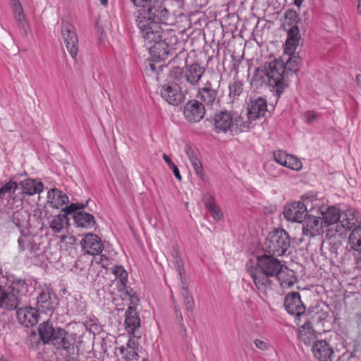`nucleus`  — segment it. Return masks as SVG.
I'll list each match as a JSON object with an SVG mask.
<instances>
[{"mask_svg": "<svg viewBox=\"0 0 361 361\" xmlns=\"http://www.w3.org/2000/svg\"><path fill=\"white\" fill-rule=\"evenodd\" d=\"M171 169H172V171H173V173H174L175 177H176V178L179 181H180V180H182V177H181V176H180V172H179V170H178V167H177L176 165H174V166H172Z\"/></svg>", "mask_w": 361, "mask_h": 361, "instance_id": "55", "label": "nucleus"}, {"mask_svg": "<svg viewBox=\"0 0 361 361\" xmlns=\"http://www.w3.org/2000/svg\"><path fill=\"white\" fill-rule=\"evenodd\" d=\"M255 345L261 350H267L269 348V343L266 342L265 341L259 340V339H255L254 341Z\"/></svg>", "mask_w": 361, "mask_h": 361, "instance_id": "52", "label": "nucleus"}, {"mask_svg": "<svg viewBox=\"0 0 361 361\" xmlns=\"http://www.w3.org/2000/svg\"><path fill=\"white\" fill-rule=\"evenodd\" d=\"M13 12L16 20L18 23H20L22 25H23L25 21V16L24 15L23 8L13 10Z\"/></svg>", "mask_w": 361, "mask_h": 361, "instance_id": "51", "label": "nucleus"}, {"mask_svg": "<svg viewBox=\"0 0 361 361\" xmlns=\"http://www.w3.org/2000/svg\"><path fill=\"white\" fill-rule=\"evenodd\" d=\"M56 331V329L49 322H43L38 327L39 335L44 343L51 342Z\"/></svg>", "mask_w": 361, "mask_h": 361, "instance_id": "36", "label": "nucleus"}, {"mask_svg": "<svg viewBox=\"0 0 361 361\" xmlns=\"http://www.w3.org/2000/svg\"><path fill=\"white\" fill-rule=\"evenodd\" d=\"M281 262L271 255H262L257 257V266L267 276L274 277L281 267Z\"/></svg>", "mask_w": 361, "mask_h": 361, "instance_id": "8", "label": "nucleus"}, {"mask_svg": "<svg viewBox=\"0 0 361 361\" xmlns=\"http://www.w3.org/2000/svg\"><path fill=\"white\" fill-rule=\"evenodd\" d=\"M326 239L323 243L328 244L331 248H338L343 245V243L345 241V236L342 233H339L338 231L336 233L330 234L326 233Z\"/></svg>", "mask_w": 361, "mask_h": 361, "instance_id": "38", "label": "nucleus"}, {"mask_svg": "<svg viewBox=\"0 0 361 361\" xmlns=\"http://www.w3.org/2000/svg\"><path fill=\"white\" fill-rule=\"evenodd\" d=\"M283 214L289 221L301 223L307 216V207L301 202H293L284 209Z\"/></svg>", "mask_w": 361, "mask_h": 361, "instance_id": "9", "label": "nucleus"}, {"mask_svg": "<svg viewBox=\"0 0 361 361\" xmlns=\"http://www.w3.org/2000/svg\"><path fill=\"white\" fill-rule=\"evenodd\" d=\"M267 111V101L264 98L251 99L247 107V119L255 121L261 116H264Z\"/></svg>", "mask_w": 361, "mask_h": 361, "instance_id": "14", "label": "nucleus"}, {"mask_svg": "<svg viewBox=\"0 0 361 361\" xmlns=\"http://www.w3.org/2000/svg\"><path fill=\"white\" fill-rule=\"evenodd\" d=\"M321 213L325 226L332 225L338 221L340 222L341 213L335 207H329L326 211H322Z\"/></svg>", "mask_w": 361, "mask_h": 361, "instance_id": "35", "label": "nucleus"}, {"mask_svg": "<svg viewBox=\"0 0 361 361\" xmlns=\"http://www.w3.org/2000/svg\"><path fill=\"white\" fill-rule=\"evenodd\" d=\"M312 350L314 357L319 361H333L334 350L327 341L324 340L316 341Z\"/></svg>", "mask_w": 361, "mask_h": 361, "instance_id": "15", "label": "nucleus"}, {"mask_svg": "<svg viewBox=\"0 0 361 361\" xmlns=\"http://www.w3.org/2000/svg\"><path fill=\"white\" fill-rule=\"evenodd\" d=\"M138 8L136 22L142 37L145 45L149 50L150 56L145 63L144 73L158 80L157 63L158 62V8L157 0H131Z\"/></svg>", "mask_w": 361, "mask_h": 361, "instance_id": "1", "label": "nucleus"}, {"mask_svg": "<svg viewBox=\"0 0 361 361\" xmlns=\"http://www.w3.org/2000/svg\"><path fill=\"white\" fill-rule=\"evenodd\" d=\"M82 248H101L102 245L99 238L94 233H87L80 242Z\"/></svg>", "mask_w": 361, "mask_h": 361, "instance_id": "37", "label": "nucleus"}, {"mask_svg": "<svg viewBox=\"0 0 361 361\" xmlns=\"http://www.w3.org/2000/svg\"><path fill=\"white\" fill-rule=\"evenodd\" d=\"M266 248H289L298 245L295 240H290L288 233L283 229L271 231L265 240Z\"/></svg>", "mask_w": 361, "mask_h": 361, "instance_id": "7", "label": "nucleus"}, {"mask_svg": "<svg viewBox=\"0 0 361 361\" xmlns=\"http://www.w3.org/2000/svg\"><path fill=\"white\" fill-rule=\"evenodd\" d=\"M289 58L287 59L286 62L284 63V66L287 70L286 73L288 76L290 74H292L293 72L296 73L298 71V66L300 62V59L294 54L288 55Z\"/></svg>", "mask_w": 361, "mask_h": 361, "instance_id": "43", "label": "nucleus"}, {"mask_svg": "<svg viewBox=\"0 0 361 361\" xmlns=\"http://www.w3.org/2000/svg\"><path fill=\"white\" fill-rule=\"evenodd\" d=\"M17 318L19 322L26 327L33 326L39 320L38 310L32 307H25L17 310Z\"/></svg>", "mask_w": 361, "mask_h": 361, "instance_id": "13", "label": "nucleus"}, {"mask_svg": "<svg viewBox=\"0 0 361 361\" xmlns=\"http://www.w3.org/2000/svg\"><path fill=\"white\" fill-rule=\"evenodd\" d=\"M10 288L11 293H14L18 296L20 301V295H25L27 292L28 286L24 280L17 279L15 280Z\"/></svg>", "mask_w": 361, "mask_h": 361, "instance_id": "40", "label": "nucleus"}, {"mask_svg": "<svg viewBox=\"0 0 361 361\" xmlns=\"http://www.w3.org/2000/svg\"><path fill=\"white\" fill-rule=\"evenodd\" d=\"M349 243L351 248L361 247V224L357 225L350 234Z\"/></svg>", "mask_w": 361, "mask_h": 361, "instance_id": "41", "label": "nucleus"}, {"mask_svg": "<svg viewBox=\"0 0 361 361\" xmlns=\"http://www.w3.org/2000/svg\"><path fill=\"white\" fill-rule=\"evenodd\" d=\"M305 118L307 123H310L317 118V116L314 112H307L305 114Z\"/></svg>", "mask_w": 361, "mask_h": 361, "instance_id": "53", "label": "nucleus"}, {"mask_svg": "<svg viewBox=\"0 0 361 361\" xmlns=\"http://www.w3.org/2000/svg\"><path fill=\"white\" fill-rule=\"evenodd\" d=\"M188 93L186 89L180 87L176 82H168L162 85L161 97L169 104L178 106L185 101Z\"/></svg>", "mask_w": 361, "mask_h": 361, "instance_id": "6", "label": "nucleus"}, {"mask_svg": "<svg viewBox=\"0 0 361 361\" xmlns=\"http://www.w3.org/2000/svg\"><path fill=\"white\" fill-rule=\"evenodd\" d=\"M204 68L197 63H192L185 66L184 78L191 86L196 87L204 73Z\"/></svg>", "mask_w": 361, "mask_h": 361, "instance_id": "17", "label": "nucleus"}, {"mask_svg": "<svg viewBox=\"0 0 361 361\" xmlns=\"http://www.w3.org/2000/svg\"><path fill=\"white\" fill-rule=\"evenodd\" d=\"M357 9L359 13L361 14V0H359L358 1Z\"/></svg>", "mask_w": 361, "mask_h": 361, "instance_id": "63", "label": "nucleus"}, {"mask_svg": "<svg viewBox=\"0 0 361 361\" xmlns=\"http://www.w3.org/2000/svg\"><path fill=\"white\" fill-rule=\"evenodd\" d=\"M284 306L290 314L300 317L305 312V307L301 301L299 293L288 294L285 298Z\"/></svg>", "mask_w": 361, "mask_h": 361, "instance_id": "10", "label": "nucleus"}, {"mask_svg": "<svg viewBox=\"0 0 361 361\" xmlns=\"http://www.w3.org/2000/svg\"><path fill=\"white\" fill-rule=\"evenodd\" d=\"M302 0H295L294 3L296 6H300Z\"/></svg>", "mask_w": 361, "mask_h": 361, "instance_id": "62", "label": "nucleus"}, {"mask_svg": "<svg viewBox=\"0 0 361 361\" xmlns=\"http://www.w3.org/2000/svg\"><path fill=\"white\" fill-rule=\"evenodd\" d=\"M19 304L18 296L11 293L10 288L0 286V308L15 310Z\"/></svg>", "mask_w": 361, "mask_h": 361, "instance_id": "18", "label": "nucleus"}, {"mask_svg": "<svg viewBox=\"0 0 361 361\" xmlns=\"http://www.w3.org/2000/svg\"><path fill=\"white\" fill-rule=\"evenodd\" d=\"M84 207V205L81 203H72L68 206H66L63 209L65 214H71L73 213L78 212L77 210L81 209Z\"/></svg>", "mask_w": 361, "mask_h": 361, "instance_id": "49", "label": "nucleus"}, {"mask_svg": "<svg viewBox=\"0 0 361 361\" xmlns=\"http://www.w3.org/2000/svg\"><path fill=\"white\" fill-rule=\"evenodd\" d=\"M75 335L68 333L62 328H57L51 343L57 349L68 350L73 345Z\"/></svg>", "mask_w": 361, "mask_h": 361, "instance_id": "12", "label": "nucleus"}, {"mask_svg": "<svg viewBox=\"0 0 361 361\" xmlns=\"http://www.w3.org/2000/svg\"><path fill=\"white\" fill-rule=\"evenodd\" d=\"M205 113L204 104L197 100L188 102L185 106L183 114L185 118L190 122H198Z\"/></svg>", "mask_w": 361, "mask_h": 361, "instance_id": "11", "label": "nucleus"}, {"mask_svg": "<svg viewBox=\"0 0 361 361\" xmlns=\"http://www.w3.org/2000/svg\"><path fill=\"white\" fill-rule=\"evenodd\" d=\"M49 228L54 234L61 233V242L66 245H73L75 238L72 235H65L69 227V219L66 214L51 215L47 219Z\"/></svg>", "mask_w": 361, "mask_h": 361, "instance_id": "4", "label": "nucleus"}, {"mask_svg": "<svg viewBox=\"0 0 361 361\" xmlns=\"http://www.w3.org/2000/svg\"><path fill=\"white\" fill-rule=\"evenodd\" d=\"M173 73H174L175 75H177V74H182L183 73V71L181 70V68H180L179 67H175L173 68V71H172Z\"/></svg>", "mask_w": 361, "mask_h": 361, "instance_id": "58", "label": "nucleus"}, {"mask_svg": "<svg viewBox=\"0 0 361 361\" xmlns=\"http://www.w3.org/2000/svg\"><path fill=\"white\" fill-rule=\"evenodd\" d=\"M250 120L243 121V118L242 116H238L235 119L234 125H235L236 128L240 130L243 131L250 128Z\"/></svg>", "mask_w": 361, "mask_h": 361, "instance_id": "48", "label": "nucleus"}, {"mask_svg": "<svg viewBox=\"0 0 361 361\" xmlns=\"http://www.w3.org/2000/svg\"><path fill=\"white\" fill-rule=\"evenodd\" d=\"M299 338L305 345H310L314 344L317 338L316 332L312 329V324L310 322L305 323L299 329Z\"/></svg>", "mask_w": 361, "mask_h": 361, "instance_id": "30", "label": "nucleus"}, {"mask_svg": "<svg viewBox=\"0 0 361 361\" xmlns=\"http://www.w3.org/2000/svg\"><path fill=\"white\" fill-rule=\"evenodd\" d=\"M140 319L135 307L130 306L126 312L125 325L129 334H133L140 326Z\"/></svg>", "mask_w": 361, "mask_h": 361, "instance_id": "29", "label": "nucleus"}, {"mask_svg": "<svg viewBox=\"0 0 361 361\" xmlns=\"http://www.w3.org/2000/svg\"><path fill=\"white\" fill-rule=\"evenodd\" d=\"M18 183L13 180H9L0 187V197L6 194L14 193L18 188Z\"/></svg>", "mask_w": 361, "mask_h": 361, "instance_id": "46", "label": "nucleus"}, {"mask_svg": "<svg viewBox=\"0 0 361 361\" xmlns=\"http://www.w3.org/2000/svg\"><path fill=\"white\" fill-rule=\"evenodd\" d=\"M251 277L257 287V288L263 293H267L269 290L272 288V281L270 279L271 276H267L262 271H251Z\"/></svg>", "mask_w": 361, "mask_h": 361, "instance_id": "23", "label": "nucleus"}, {"mask_svg": "<svg viewBox=\"0 0 361 361\" xmlns=\"http://www.w3.org/2000/svg\"><path fill=\"white\" fill-rule=\"evenodd\" d=\"M73 221L78 226L90 228L94 225V216L87 212L79 211L73 215Z\"/></svg>", "mask_w": 361, "mask_h": 361, "instance_id": "34", "label": "nucleus"}, {"mask_svg": "<svg viewBox=\"0 0 361 361\" xmlns=\"http://www.w3.org/2000/svg\"><path fill=\"white\" fill-rule=\"evenodd\" d=\"M13 220L18 227H23L27 221V214L24 211H16L13 214Z\"/></svg>", "mask_w": 361, "mask_h": 361, "instance_id": "47", "label": "nucleus"}, {"mask_svg": "<svg viewBox=\"0 0 361 361\" xmlns=\"http://www.w3.org/2000/svg\"><path fill=\"white\" fill-rule=\"evenodd\" d=\"M100 1V3L103 6H107L108 4V2H109V0H99Z\"/></svg>", "mask_w": 361, "mask_h": 361, "instance_id": "61", "label": "nucleus"}, {"mask_svg": "<svg viewBox=\"0 0 361 361\" xmlns=\"http://www.w3.org/2000/svg\"><path fill=\"white\" fill-rule=\"evenodd\" d=\"M322 232V221L319 217L310 215L306 221V226L303 228V233L312 236L319 235Z\"/></svg>", "mask_w": 361, "mask_h": 361, "instance_id": "31", "label": "nucleus"}, {"mask_svg": "<svg viewBox=\"0 0 361 361\" xmlns=\"http://www.w3.org/2000/svg\"><path fill=\"white\" fill-rule=\"evenodd\" d=\"M360 252L357 255V264L359 267H361V250H358Z\"/></svg>", "mask_w": 361, "mask_h": 361, "instance_id": "60", "label": "nucleus"}, {"mask_svg": "<svg viewBox=\"0 0 361 361\" xmlns=\"http://www.w3.org/2000/svg\"><path fill=\"white\" fill-rule=\"evenodd\" d=\"M11 4L13 11L23 8L19 0L12 2Z\"/></svg>", "mask_w": 361, "mask_h": 361, "instance_id": "57", "label": "nucleus"}, {"mask_svg": "<svg viewBox=\"0 0 361 361\" xmlns=\"http://www.w3.org/2000/svg\"><path fill=\"white\" fill-rule=\"evenodd\" d=\"M275 276L277 277L281 286L283 288L292 287L297 281L295 272L283 264Z\"/></svg>", "mask_w": 361, "mask_h": 361, "instance_id": "25", "label": "nucleus"}, {"mask_svg": "<svg viewBox=\"0 0 361 361\" xmlns=\"http://www.w3.org/2000/svg\"><path fill=\"white\" fill-rule=\"evenodd\" d=\"M265 82H267V74H265L264 66L257 68L252 76L251 85H255V86L258 87L262 85Z\"/></svg>", "mask_w": 361, "mask_h": 361, "instance_id": "42", "label": "nucleus"}, {"mask_svg": "<svg viewBox=\"0 0 361 361\" xmlns=\"http://www.w3.org/2000/svg\"><path fill=\"white\" fill-rule=\"evenodd\" d=\"M275 161L281 166L295 171L302 169V162L295 157L286 154V152L278 150L274 153Z\"/></svg>", "mask_w": 361, "mask_h": 361, "instance_id": "16", "label": "nucleus"}, {"mask_svg": "<svg viewBox=\"0 0 361 361\" xmlns=\"http://www.w3.org/2000/svg\"><path fill=\"white\" fill-rule=\"evenodd\" d=\"M60 30L68 51L72 58H76L78 53V39L74 25L62 19L60 23Z\"/></svg>", "mask_w": 361, "mask_h": 361, "instance_id": "5", "label": "nucleus"}, {"mask_svg": "<svg viewBox=\"0 0 361 361\" xmlns=\"http://www.w3.org/2000/svg\"><path fill=\"white\" fill-rule=\"evenodd\" d=\"M112 273L115 276L116 279H118L122 286H126L128 282V273L121 266H115L112 270Z\"/></svg>", "mask_w": 361, "mask_h": 361, "instance_id": "44", "label": "nucleus"}, {"mask_svg": "<svg viewBox=\"0 0 361 361\" xmlns=\"http://www.w3.org/2000/svg\"><path fill=\"white\" fill-rule=\"evenodd\" d=\"M217 92L212 88V83L209 81L204 83V87L199 89L198 95L201 103H204V106H210L215 102Z\"/></svg>", "mask_w": 361, "mask_h": 361, "instance_id": "27", "label": "nucleus"}, {"mask_svg": "<svg viewBox=\"0 0 361 361\" xmlns=\"http://www.w3.org/2000/svg\"><path fill=\"white\" fill-rule=\"evenodd\" d=\"M300 39L299 27L297 25L292 26L288 31V37L286 41L285 53L287 55H293L295 53Z\"/></svg>", "mask_w": 361, "mask_h": 361, "instance_id": "20", "label": "nucleus"}, {"mask_svg": "<svg viewBox=\"0 0 361 361\" xmlns=\"http://www.w3.org/2000/svg\"><path fill=\"white\" fill-rule=\"evenodd\" d=\"M168 16V11L164 8L159 13V23H165L164 20Z\"/></svg>", "mask_w": 361, "mask_h": 361, "instance_id": "54", "label": "nucleus"}, {"mask_svg": "<svg viewBox=\"0 0 361 361\" xmlns=\"http://www.w3.org/2000/svg\"><path fill=\"white\" fill-rule=\"evenodd\" d=\"M185 152L189 158L190 163L193 167L197 176L203 181L207 180V177L204 173L202 163L197 156L196 152L188 145L185 146Z\"/></svg>", "mask_w": 361, "mask_h": 361, "instance_id": "26", "label": "nucleus"}, {"mask_svg": "<svg viewBox=\"0 0 361 361\" xmlns=\"http://www.w3.org/2000/svg\"><path fill=\"white\" fill-rule=\"evenodd\" d=\"M355 317L357 326L361 328V314H357Z\"/></svg>", "mask_w": 361, "mask_h": 361, "instance_id": "59", "label": "nucleus"}, {"mask_svg": "<svg viewBox=\"0 0 361 361\" xmlns=\"http://www.w3.org/2000/svg\"><path fill=\"white\" fill-rule=\"evenodd\" d=\"M356 80L358 83H361V75H357L356 76Z\"/></svg>", "mask_w": 361, "mask_h": 361, "instance_id": "64", "label": "nucleus"}, {"mask_svg": "<svg viewBox=\"0 0 361 361\" xmlns=\"http://www.w3.org/2000/svg\"><path fill=\"white\" fill-rule=\"evenodd\" d=\"M163 159H164V161H166V163L168 164V166L170 168H171L172 166H173L175 165L174 163L171 159V158L166 154H163Z\"/></svg>", "mask_w": 361, "mask_h": 361, "instance_id": "56", "label": "nucleus"}, {"mask_svg": "<svg viewBox=\"0 0 361 361\" xmlns=\"http://www.w3.org/2000/svg\"><path fill=\"white\" fill-rule=\"evenodd\" d=\"M214 123L216 132L226 133L233 126L234 119L231 113L222 111L215 115Z\"/></svg>", "mask_w": 361, "mask_h": 361, "instance_id": "19", "label": "nucleus"}, {"mask_svg": "<svg viewBox=\"0 0 361 361\" xmlns=\"http://www.w3.org/2000/svg\"><path fill=\"white\" fill-rule=\"evenodd\" d=\"M135 342L130 339L126 346L121 345L116 348L118 353L126 361H133L137 359L138 354L135 350Z\"/></svg>", "mask_w": 361, "mask_h": 361, "instance_id": "33", "label": "nucleus"}, {"mask_svg": "<svg viewBox=\"0 0 361 361\" xmlns=\"http://www.w3.org/2000/svg\"><path fill=\"white\" fill-rule=\"evenodd\" d=\"M107 252L108 250H92V251L91 250H86L84 255H92V262H94L101 264L103 268L107 269L111 264L110 259L106 256Z\"/></svg>", "mask_w": 361, "mask_h": 361, "instance_id": "32", "label": "nucleus"}, {"mask_svg": "<svg viewBox=\"0 0 361 361\" xmlns=\"http://www.w3.org/2000/svg\"><path fill=\"white\" fill-rule=\"evenodd\" d=\"M47 203L51 207L59 209L69 202L68 197L58 188H52L47 192Z\"/></svg>", "mask_w": 361, "mask_h": 361, "instance_id": "22", "label": "nucleus"}, {"mask_svg": "<svg viewBox=\"0 0 361 361\" xmlns=\"http://www.w3.org/2000/svg\"><path fill=\"white\" fill-rule=\"evenodd\" d=\"M358 213L353 209H347L341 214L340 224L345 230L361 224L358 220Z\"/></svg>", "mask_w": 361, "mask_h": 361, "instance_id": "28", "label": "nucleus"}, {"mask_svg": "<svg viewBox=\"0 0 361 361\" xmlns=\"http://www.w3.org/2000/svg\"><path fill=\"white\" fill-rule=\"evenodd\" d=\"M159 60L161 59L163 60L166 59L169 54V50L168 49V47L165 42H162L159 41Z\"/></svg>", "mask_w": 361, "mask_h": 361, "instance_id": "50", "label": "nucleus"}, {"mask_svg": "<svg viewBox=\"0 0 361 361\" xmlns=\"http://www.w3.org/2000/svg\"><path fill=\"white\" fill-rule=\"evenodd\" d=\"M22 192L25 195L32 196L41 193L44 190V183L37 179L26 178L20 183Z\"/></svg>", "mask_w": 361, "mask_h": 361, "instance_id": "24", "label": "nucleus"}, {"mask_svg": "<svg viewBox=\"0 0 361 361\" xmlns=\"http://www.w3.org/2000/svg\"><path fill=\"white\" fill-rule=\"evenodd\" d=\"M55 295L49 290L42 291L37 298V306L41 311L47 314H51L55 308Z\"/></svg>", "mask_w": 361, "mask_h": 361, "instance_id": "21", "label": "nucleus"}, {"mask_svg": "<svg viewBox=\"0 0 361 361\" xmlns=\"http://www.w3.org/2000/svg\"><path fill=\"white\" fill-rule=\"evenodd\" d=\"M229 96L231 97H236L240 96L243 91V84L238 79H235L234 81L229 85Z\"/></svg>", "mask_w": 361, "mask_h": 361, "instance_id": "45", "label": "nucleus"}, {"mask_svg": "<svg viewBox=\"0 0 361 361\" xmlns=\"http://www.w3.org/2000/svg\"><path fill=\"white\" fill-rule=\"evenodd\" d=\"M265 74H267V84L276 88V93L279 95L288 86L286 73L287 70L282 60L275 59L264 65Z\"/></svg>", "mask_w": 361, "mask_h": 361, "instance_id": "2", "label": "nucleus"}, {"mask_svg": "<svg viewBox=\"0 0 361 361\" xmlns=\"http://www.w3.org/2000/svg\"><path fill=\"white\" fill-rule=\"evenodd\" d=\"M206 207L210 212L212 218L215 221H220L223 219V212L220 207L214 202L213 197H210L206 202Z\"/></svg>", "mask_w": 361, "mask_h": 361, "instance_id": "39", "label": "nucleus"}, {"mask_svg": "<svg viewBox=\"0 0 361 361\" xmlns=\"http://www.w3.org/2000/svg\"><path fill=\"white\" fill-rule=\"evenodd\" d=\"M174 258V264L176 270L179 275L180 283V291L182 295L185 307L188 310H192L194 307V300L192 295L189 291V279L185 274V259L176 253Z\"/></svg>", "mask_w": 361, "mask_h": 361, "instance_id": "3", "label": "nucleus"}]
</instances>
